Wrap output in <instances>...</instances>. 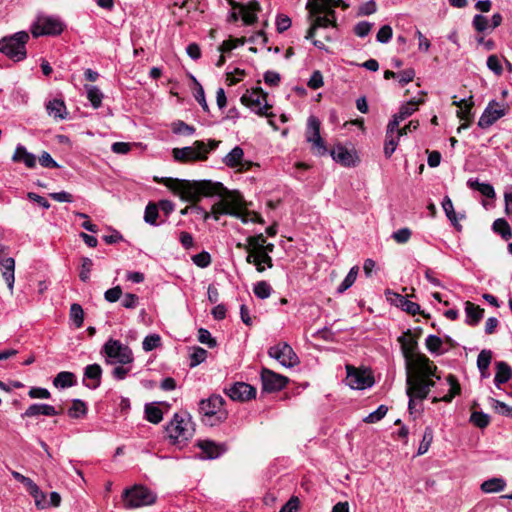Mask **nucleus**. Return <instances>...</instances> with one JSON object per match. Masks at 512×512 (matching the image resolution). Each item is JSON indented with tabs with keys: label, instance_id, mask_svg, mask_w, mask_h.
I'll return each instance as SVG.
<instances>
[{
	"label": "nucleus",
	"instance_id": "obj_1",
	"mask_svg": "<svg viewBox=\"0 0 512 512\" xmlns=\"http://www.w3.org/2000/svg\"><path fill=\"white\" fill-rule=\"evenodd\" d=\"M164 184L174 194L189 202H198L202 196L211 197L218 195L229 212V215L241 219L243 223H264L263 218L255 212H250L245 207L242 195L237 191H229L220 182L211 180L189 181L174 178H163Z\"/></svg>",
	"mask_w": 512,
	"mask_h": 512
},
{
	"label": "nucleus",
	"instance_id": "obj_2",
	"mask_svg": "<svg viewBox=\"0 0 512 512\" xmlns=\"http://www.w3.org/2000/svg\"><path fill=\"white\" fill-rule=\"evenodd\" d=\"M346 8L343 0H308L307 9H309L312 23L305 36L306 39H312L318 28H327L336 26V17L334 8Z\"/></svg>",
	"mask_w": 512,
	"mask_h": 512
},
{
	"label": "nucleus",
	"instance_id": "obj_3",
	"mask_svg": "<svg viewBox=\"0 0 512 512\" xmlns=\"http://www.w3.org/2000/svg\"><path fill=\"white\" fill-rule=\"evenodd\" d=\"M165 431L173 445L183 447L195 434L192 416L186 411L175 413L166 425Z\"/></svg>",
	"mask_w": 512,
	"mask_h": 512
},
{
	"label": "nucleus",
	"instance_id": "obj_4",
	"mask_svg": "<svg viewBox=\"0 0 512 512\" xmlns=\"http://www.w3.org/2000/svg\"><path fill=\"white\" fill-rule=\"evenodd\" d=\"M399 342L408 370L419 368L425 374L432 373L435 369V365L426 355L416 352L417 341L409 332L399 337Z\"/></svg>",
	"mask_w": 512,
	"mask_h": 512
},
{
	"label": "nucleus",
	"instance_id": "obj_5",
	"mask_svg": "<svg viewBox=\"0 0 512 512\" xmlns=\"http://www.w3.org/2000/svg\"><path fill=\"white\" fill-rule=\"evenodd\" d=\"M225 400L220 395H212L208 399L201 400L199 412L202 421L209 426H216L227 419L228 412L224 407Z\"/></svg>",
	"mask_w": 512,
	"mask_h": 512
},
{
	"label": "nucleus",
	"instance_id": "obj_6",
	"mask_svg": "<svg viewBox=\"0 0 512 512\" xmlns=\"http://www.w3.org/2000/svg\"><path fill=\"white\" fill-rule=\"evenodd\" d=\"M219 144L220 141L217 140H209L208 144L197 140L192 146L174 148L172 153L174 159L178 162L204 161L207 159L208 153L216 149Z\"/></svg>",
	"mask_w": 512,
	"mask_h": 512
},
{
	"label": "nucleus",
	"instance_id": "obj_7",
	"mask_svg": "<svg viewBox=\"0 0 512 512\" xmlns=\"http://www.w3.org/2000/svg\"><path fill=\"white\" fill-rule=\"evenodd\" d=\"M29 34L26 31H19L11 36L3 37L0 40V52L9 59L19 62L26 58V44Z\"/></svg>",
	"mask_w": 512,
	"mask_h": 512
},
{
	"label": "nucleus",
	"instance_id": "obj_8",
	"mask_svg": "<svg viewBox=\"0 0 512 512\" xmlns=\"http://www.w3.org/2000/svg\"><path fill=\"white\" fill-rule=\"evenodd\" d=\"M101 353L106 357L107 364L126 365L134 360L131 349L119 340L109 339L103 345Z\"/></svg>",
	"mask_w": 512,
	"mask_h": 512
},
{
	"label": "nucleus",
	"instance_id": "obj_9",
	"mask_svg": "<svg viewBox=\"0 0 512 512\" xmlns=\"http://www.w3.org/2000/svg\"><path fill=\"white\" fill-rule=\"evenodd\" d=\"M124 507L127 509L150 505L155 502V495L146 487L135 486L123 493Z\"/></svg>",
	"mask_w": 512,
	"mask_h": 512
},
{
	"label": "nucleus",
	"instance_id": "obj_10",
	"mask_svg": "<svg viewBox=\"0 0 512 512\" xmlns=\"http://www.w3.org/2000/svg\"><path fill=\"white\" fill-rule=\"evenodd\" d=\"M64 24L53 16H38L31 26L32 35L37 38L44 35L56 36L62 33Z\"/></svg>",
	"mask_w": 512,
	"mask_h": 512
},
{
	"label": "nucleus",
	"instance_id": "obj_11",
	"mask_svg": "<svg viewBox=\"0 0 512 512\" xmlns=\"http://www.w3.org/2000/svg\"><path fill=\"white\" fill-rule=\"evenodd\" d=\"M320 125L319 119L312 115L307 120L305 131L306 141L311 144V151L318 156L325 155L328 151L320 135Z\"/></svg>",
	"mask_w": 512,
	"mask_h": 512
},
{
	"label": "nucleus",
	"instance_id": "obj_12",
	"mask_svg": "<svg viewBox=\"0 0 512 512\" xmlns=\"http://www.w3.org/2000/svg\"><path fill=\"white\" fill-rule=\"evenodd\" d=\"M406 384V393L409 396L408 409L412 414L415 409V400L425 399L428 396L430 390L427 388L422 378L419 377L416 373L414 375L408 373Z\"/></svg>",
	"mask_w": 512,
	"mask_h": 512
},
{
	"label": "nucleus",
	"instance_id": "obj_13",
	"mask_svg": "<svg viewBox=\"0 0 512 512\" xmlns=\"http://www.w3.org/2000/svg\"><path fill=\"white\" fill-rule=\"evenodd\" d=\"M266 97V93L261 88H255L243 94L241 102L256 114L269 117L271 114H268L267 110L270 106L267 103Z\"/></svg>",
	"mask_w": 512,
	"mask_h": 512
},
{
	"label": "nucleus",
	"instance_id": "obj_14",
	"mask_svg": "<svg viewBox=\"0 0 512 512\" xmlns=\"http://www.w3.org/2000/svg\"><path fill=\"white\" fill-rule=\"evenodd\" d=\"M268 355L276 359L282 366L291 368L299 364V358L286 342L272 346L268 350Z\"/></svg>",
	"mask_w": 512,
	"mask_h": 512
},
{
	"label": "nucleus",
	"instance_id": "obj_15",
	"mask_svg": "<svg viewBox=\"0 0 512 512\" xmlns=\"http://www.w3.org/2000/svg\"><path fill=\"white\" fill-rule=\"evenodd\" d=\"M346 383L352 389L363 390L374 384V379L370 373L359 370L352 365H346Z\"/></svg>",
	"mask_w": 512,
	"mask_h": 512
},
{
	"label": "nucleus",
	"instance_id": "obj_16",
	"mask_svg": "<svg viewBox=\"0 0 512 512\" xmlns=\"http://www.w3.org/2000/svg\"><path fill=\"white\" fill-rule=\"evenodd\" d=\"M232 9L240 10L242 21L245 25L254 24L258 17L257 12L260 11V4L256 0H252L247 4H240L234 0H226Z\"/></svg>",
	"mask_w": 512,
	"mask_h": 512
},
{
	"label": "nucleus",
	"instance_id": "obj_17",
	"mask_svg": "<svg viewBox=\"0 0 512 512\" xmlns=\"http://www.w3.org/2000/svg\"><path fill=\"white\" fill-rule=\"evenodd\" d=\"M262 388L266 392H274L283 389L288 379L270 369L263 368L261 371Z\"/></svg>",
	"mask_w": 512,
	"mask_h": 512
},
{
	"label": "nucleus",
	"instance_id": "obj_18",
	"mask_svg": "<svg viewBox=\"0 0 512 512\" xmlns=\"http://www.w3.org/2000/svg\"><path fill=\"white\" fill-rule=\"evenodd\" d=\"M224 391L233 401H248L256 396V389L244 382H237Z\"/></svg>",
	"mask_w": 512,
	"mask_h": 512
},
{
	"label": "nucleus",
	"instance_id": "obj_19",
	"mask_svg": "<svg viewBox=\"0 0 512 512\" xmlns=\"http://www.w3.org/2000/svg\"><path fill=\"white\" fill-rule=\"evenodd\" d=\"M223 163L229 168H237L239 172L248 171L252 162L244 160V151L240 146H235L224 158Z\"/></svg>",
	"mask_w": 512,
	"mask_h": 512
},
{
	"label": "nucleus",
	"instance_id": "obj_20",
	"mask_svg": "<svg viewBox=\"0 0 512 512\" xmlns=\"http://www.w3.org/2000/svg\"><path fill=\"white\" fill-rule=\"evenodd\" d=\"M505 113V109H503L499 103L492 101L488 104L479 118L478 126L483 129L488 128L498 119L503 117Z\"/></svg>",
	"mask_w": 512,
	"mask_h": 512
},
{
	"label": "nucleus",
	"instance_id": "obj_21",
	"mask_svg": "<svg viewBox=\"0 0 512 512\" xmlns=\"http://www.w3.org/2000/svg\"><path fill=\"white\" fill-rule=\"evenodd\" d=\"M59 414V412L55 409L54 406L44 403H35L30 405L26 411L23 413V417H34L38 415L45 416H55Z\"/></svg>",
	"mask_w": 512,
	"mask_h": 512
},
{
	"label": "nucleus",
	"instance_id": "obj_22",
	"mask_svg": "<svg viewBox=\"0 0 512 512\" xmlns=\"http://www.w3.org/2000/svg\"><path fill=\"white\" fill-rule=\"evenodd\" d=\"M330 154L333 160L344 166L350 167L355 165L354 155L342 145H337L331 150Z\"/></svg>",
	"mask_w": 512,
	"mask_h": 512
},
{
	"label": "nucleus",
	"instance_id": "obj_23",
	"mask_svg": "<svg viewBox=\"0 0 512 512\" xmlns=\"http://www.w3.org/2000/svg\"><path fill=\"white\" fill-rule=\"evenodd\" d=\"M446 381L450 386L449 392L442 397H434L432 400L433 403H437L440 401L450 403L455 396H457L461 393L460 384L454 375H452V374L448 375L446 378Z\"/></svg>",
	"mask_w": 512,
	"mask_h": 512
},
{
	"label": "nucleus",
	"instance_id": "obj_24",
	"mask_svg": "<svg viewBox=\"0 0 512 512\" xmlns=\"http://www.w3.org/2000/svg\"><path fill=\"white\" fill-rule=\"evenodd\" d=\"M12 161L23 162L28 168H34L36 166L35 155L28 152L27 149L21 144L17 145L12 156Z\"/></svg>",
	"mask_w": 512,
	"mask_h": 512
},
{
	"label": "nucleus",
	"instance_id": "obj_25",
	"mask_svg": "<svg viewBox=\"0 0 512 512\" xmlns=\"http://www.w3.org/2000/svg\"><path fill=\"white\" fill-rule=\"evenodd\" d=\"M46 111L49 116H52L56 120H63L67 115L66 105L61 99L50 100L46 104Z\"/></svg>",
	"mask_w": 512,
	"mask_h": 512
},
{
	"label": "nucleus",
	"instance_id": "obj_26",
	"mask_svg": "<svg viewBox=\"0 0 512 512\" xmlns=\"http://www.w3.org/2000/svg\"><path fill=\"white\" fill-rule=\"evenodd\" d=\"M466 323L470 326H476L484 315V309L474 303L467 301L465 303Z\"/></svg>",
	"mask_w": 512,
	"mask_h": 512
},
{
	"label": "nucleus",
	"instance_id": "obj_27",
	"mask_svg": "<svg viewBox=\"0 0 512 512\" xmlns=\"http://www.w3.org/2000/svg\"><path fill=\"white\" fill-rule=\"evenodd\" d=\"M102 376V368L99 364H90L84 369V378L91 380L92 383L87 384L88 388L96 389L100 386Z\"/></svg>",
	"mask_w": 512,
	"mask_h": 512
},
{
	"label": "nucleus",
	"instance_id": "obj_28",
	"mask_svg": "<svg viewBox=\"0 0 512 512\" xmlns=\"http://www.w3.org/2000/svg\"><path fill=\"white\" fill-rule=\"evenodd\" d=\"M393 296L394 299H392V301L397 307H400L403 311L411 315H416L420 312L419 304L408 300L405 296L398 293H393Z\"/></svg>",
	"mask_w": 512,
	"mask_h": 512
},
{
	"label": "nucleus",
	"instance_id": "obj_29",
	"mask_svg": "<svg viewBox=\"0 0 512 512\" xmlns=\"http://www.w3.org/2000/svg\"><path fill=\"white\" fill-rule=\"evenodd\" d=\"M0 265L3 267L2 276L7 283L9 290L12 292L15 281V260L12 257H7L3 262L0 263Z\"/></svg>",
	"mask_w": 512,
	"mask_h": 512
},
{
	"label": "nucleus",
	"instance_id": "obj_30",
	"mask_svg": "<svg viewBox=\"0 0 512 512\" xmlns=\"http://www.w3.org/2000/svg\"><path fill=\"white\" fill-rule=\"evenodd\" d=\"M23 485L26 487L30 495L34 497L37 508L44 509L45 504L42 503V500L45 499V494L40 491L38 485L29 477L25 479Z\"/></svg>",
	"mask_w": 512,
	"mask_h": 512
},
{
	"label": "nucleus",
	"instance_id": "obj_31",
	"mask_svg": "<svg viewBox=\"0 0 512 512\" xmlns=\"http://www.w3.org/2000/svg\"><path fill=\"white\" fill-rule=\"evenodd\" d=\"M512 376L511 367L504 361L496 363V374L494 378L495 385L499 387L501 384L506 383Z\"/></svg>",
	"mask_w": 512,
	"mask_h": 512
},
{
	"label": "nucleus",
	"instance_id": "obj_32",
	"mask_svg": "<svg viewBox=\"0 0 512 512\" xmlns=\"http://www.w3.org/2000/svg\"><path fill=\"white\" fill-rule=\"evenodd\" d=\"M453 104L456 105L459 110L457 111V116L464 121L470 122L472 118L471 110L473 106L472 97L469 100L461 99L459 101L454 100Z\"/></svg>",
	"mask_w": 512,
	"mask_h": 512
},
{
	"label": "nucleus",
	"instance_id": "obj_33",
	"mask_svg": "<svg viewBox=\"0 0 512 512\" xmlns=\"http://www.w3.org/2000/svg\"><path fill=\"white\" fill-rule=\"evenodd\" d=\"M506 487V481L503 478L494 477L484 481L480 488L484 493L501 492Z\"/></svg>",
	"mask_w": 512,
	"mask_h": 512
},
{
	"label": "nucleus",
	"instance_id": "obj_34",
	"mask_svg": "<svg viewBox=\"0 0 512 512\" xmlns=\"http://www.w3.org/2000/svg\"><path fill=\"white\" fill-rule=\"evenodd\" d=\"M469 188L479 191L483 196L487 198H495V190L489 183H481L478 179H469L467 181Z\"/></svg>",
	"mask_w": 512,
	"mask_h": 512
},
{
	"label": "nucleus",
	"instance_id": "obj_35",
	"mask_svg": "<svg viewBox=\"0 0 512 512\" xmlns=\"http://www.w3.org/2000/svg\"><path fill=\"white\" fill-rule=\"evenodd\" d=\"M248 245L243 246L242 244H238V247H243L247 250L248 253H259L266 243V238L263 234H258L255 236H250L247 238Z\"/></svg>",
	"mask_w": 512,
	"mask_h": 512
},
{
	"label": "nucleus",
	"instance_id": "obj_36",
	"mask_svg": "<svg viewBox=\"0 0 512 512\" xmlns=\"http://www.w3.org/2000/svg\"><path fill=\"white\" fill-rule=\"evenodd\" d=\"M53 384L57 388H68L76 384L75 375L72 372L62 371L56 375Z\"/></svg>",
	"mask_w": 512,
	"mask_h": 512
},
{
	"label": "nucleus",
	"instance_id": "obj_37",
	"mask_svg": "<svg viewBox=\"0 0 512 512\" xmlns=\"http://www.w3.org/2000/svg\"><path fill=\"white\" fill-rule=\"evenodd\" d=\"M442 208L447 216V218L450 220L451 224L460 231L462 229L461 224L458 222V217L455 213L454 206L452 203V200L449 196H445L442 201Z\"/></svg>",
	"mask_w": 512,
	"mask_h": 512
},
{
	"label": "nucleus",
	"instance_id": "obj_38",
	"mask_svg": "<svg viewBox=\"0 0 512 512\" xmlns=\"http://www.w3.org/2000/svg\"><path fill=\"white\" fill-rule=\"evenodd\" d=\"M198 446L201 448L207 459H215L219 457L223 450L212 441L199 442Z\"/></svg>",
	"mask_w": 512,
	"mask_h": 512
},
{
	"label": "nucleus",
	"instance_id": "obj_39",
	"mask_svg": "<svg viewBox=\"0 0 512 512\" xmlns=\"http://www.w3.org/2000/svg\"><path fill=\"white\" fill-rule=\"evenodd\" d=\"M421 103H423V99H412L406 102L405 104L401 105L398 113H396L398 115V119L405 120L406 118L411 116L418 109V106Z\"/></svg>",
	"mask_w": 512,
	"mask_h": 512
},
{
	"label": "nucleus",
	"instance_id": "obj_40",
	"mask_svg": "<svg viewBox=\"0 0 512 512\" xmlns=\"http://www.w3.org/2000/svg\"><path fill=\"white\" fill-rule=\"evenodd\" d=\"M492 228H493L494 232L500 234L504 240H509L512 238L511 228L505 219H503V218L496 219L493 222Z\"/></svg>",
	"mask_w": 512,
	"mask_h": 512
},
{
	"label": "nucleus",
	"instance_id": "obj_41",
	"mask_svg": "<svg viewBox=\"0 0 512 512\" xmlns=\"http://www.w3.org/2000/svg\"><path fill=\"white\" fill-rule=\"evenodd\" d=\"M159 217V208L156 203L150 202L147 204L144 212V221L152 226H157V219Z\"/></svg>",
	"mask_w": 512,
	"mask_h": 512
},
{
	"label": "nucleus",
	"instance_id": "obj_42",
	"mask_svg": "<svg viewBox=\"0 0 512 512\" xmlns=\"http://www.w3.org/2000/svg\"><path fill=\"white\" fill-rule=\"evenodd\" d=\"M492 360V352L490 350H482L477 357V367L481 372L482 376L486 375L488 368Z\"/></svg>",
	"mask_w": 512,
	"mask_h": 512
},
{
	"label": "nucleus",
	"instance_id": "obj_43",
	"mask_svg": "<svg viewBox=\"0 0 512 512\" xmlns=\"http://www.w3.org/2000/svg\"><path fill=\"white\" fill-rule=\"evenodd\" d=\"M400 138L401 137L397 133L395 135L385 134L384 155L386 158H390L395 152Z\"/></svg>",
	"mask_w": 512,
	"mask_h": 512
},
{
	"label": "nucleus",
	"instance_id": "obj_44",
	"mask_svg": "<svg viewBox=\"0 0 512 512\" xmlns=\"http://www.w3.org/2000/svg\"><path fill=\"white\" fill-rule=\"evenodd\" d=\"M87 98L94 108H99L102 104L103 94L96 86L86 85Z\"/></svg>",
	"mask_w": 512,
	"mask_h": 512
},
{
	"label": "nucleus",
	"instance_id": "obj_45",
	"mask_svg": "<svg viewBox=\"0 0 512 512\" xmlns=\"http://www.w3.org/2000/svg\"><path fill=\"white\" fill-rule=\"evenodd\" d=\"M358 272H359L358 266H353L350 269V271L348 272V274L346 275V277L344 278V280L341 282L339 287L337 288V292L344 293L347 289H349L356 281Z\"/></svg>",
	"mask_w": 512,
	"mask_h": 512
},
{
	"label": "nucleus",
	"instance_id": "obj_46",
	"mask_svg": "<svg viewBox=\"0 0 512 512\" xmlns=\"http://www.w3.org/2000/svg\"><path fill=\"white\" fill-rule=\"evenodd\" d=\"M145 415L146 419L153 424H158L163 419L162 410L153 404H147L145 406Z\"/></svg>",
	"mask_w": 512,
	"mask_h": 512
},
{
	"label": "nucleus",
	"instance_id": "obj_47",
	"mask_svg": "<svg viewBox=\"0 0 512 512\" xmlns=\"http://www.w3.org/2000/svg\"><path fill=\"white\" fill-rule=\"evenodd\" d=\"M87 413L86 404L79 399L73 400L72 406L68 409V415L71 418L78 419Z\"/></svg>",
	"mask_w": 512,
	"mask_h": 512
},
{
	"label": "nucleus",
	"instance_id": "obj_48",
	"mask_svg": "<svg viewBox=\"0 0 512 512\" xmlns=\"http://www.w3.org/2000/svg\"><path fill=\"white\" fill-rule=\"evenodd\" d=\"M70 319L76 328H80L84 322V311L80 304L73 303L70 307Z\"/></svg>",
	"mask_w": 512,
	"mask_h": 512
},
{
	"label": "nucleus",
	"instance_id": "obj_49",
	"mask_svg": "<svg viewBox=\"0 0 512 512\" xmlns=\"http://www.w3.org/2000/svg\"><path fill=\"white\" fill-rule=\"evenodd\" d=\"M433 437H434L433 429L431 427H426L424 430V433H423L422 440L418 447V452H417L418 455H423L428 451V449L433 441Z\"/></svg>",
	"mask_w": 512,
	"mask_h": 512
},
{
	"label": "nucleus",
	"instance_id": "obj_50",
	"mask_svg": "<svg viewBox=\"0 0 512 512\" xmlns=\"http://www.w3.org/2000/svg\"><path fill=\"white\" fill-rule=\"evenodd\" d=\"M425 344H426V348L433 354H442L443 351H441V347H442V339L436 335H429L427 338H426V341H425Z\"/></svg>",
	"mask_w": 512,
	"mask_h": 512
},
{
	"label": "nucleus",
	"instance_id": "obj_51",
	"mask_svg": "<svg viewBox=\"0 0 512 512\" xmlns=\"http://www.w3.org/2000/svg\"><path fill=\"white\" fill-rule=\"evenodd\" d=\"M207 351L201 347H195L193 352L190 355V364L191 368L198 366L202 362H204L207 358Z\"/></svg>",
	"mask_w": 512,
	"mask_h": 512
},
{
	"label": "nucleus",
	"instance_id": "obj_52",
	"mask_svg": "<svg viewBox=\"0 0 512 512\" xmlns=\"http://www.w3.org/2000/svg\"><path fill=\"white\" fill-rule=\"evenodd\" d=\"M472 26L479 33H483L486 30L491 29L488 18L482 14H476L473 17Z\"/></svg>",
	"mask_w": 512,
	"mask_h": 512
},
{
	"label": "nucleus",
	"instance_id": "obj_53",
	"mask_svg": "<svg viewBox=\"0 0 512 512\" xmlns=\"http://www.w3.org/2000/svg\"><path fill=\"white\" fill-rule=\"evenodd\" d=\"M272 288L266 281H259L254 285L253 292L260 299H266L271 295Z\"/></svg>",
	"mask_w": 512,
	"mask_h": 512
},
{
	"label": "nucleus",
	"instance_id": "obj_54",
	"mask_svg": "<svg viewBox=\"0 0 512 512\" xmlns=\"http://www.w3.org/2000/svg\"><path fill=\"white\" fill-rule=\"evenodd\" d=\"M161 345V337L158 334H151L144 338L142 342L143 350L152 351Z\"/></svg>",
	"mask_w": 512,
	"mask_h": 512
},
{
	"label": "nucleus",
	"instance_id": "obj_55",
	"mask_svg": "<svg viewBox=\"0 0 512 512\" xmlns=\"http://www.w3.org/2000/svg\"><path fill=\"white\" fill-rule=\"evenodd\" d=\"M470 421L479 428H485L490 423V417L483 412L474 411L470 416Z\"/></svg>",
	"mask_w": 512,
	"mask_h": 512
},
{
	"label": "nucleus",
	"instance_id": "obj_56",
	"mask_svg": "<svg viewBox=\"0 0 512 512\" xmlns=\"http://www.w3.org/2000/svg\"><path fill=\"white\" fill-rule=\"evenodd\" d=\"M93 266V261L88 258H82L81 270L79 273V278L83 282H87L90 279V272Z\"/></svg>",
	"mask_w": 512,
	"mask_h": 512
},
{
	"label": "nucleus",
	"instance_id": "obj_57",
	"mask_svg": "<svg viewBox=\"0 0 512 512\" xmlns=\"http://www.w3.org/2000/svg\"><path fill=\"white\" fill-rule=\"evenodd\" d=\"M192 261L196 266L200 268H206L211 264V256L207 251H202L196 255H193Z\"/></svg>",
	"mask_w": 512,
	"mask_h": 512
},
{
	"label": "nucleus",
	"instance_id": "obj_58",
	"mask_svg": "<svg viewBox=\"0 0 512 512\" xmlns=\"http://www.w3.org/2000/svg\"><path fill=\"white\" fill-rule=\"evenodd\" d=\"M487 67L497 76H500L503 73V67L497 55L493 54L488 56Z\"/></svg>",
	"mask_w": 512,
	"mask_h": 512
},
{
	"label": "nucleus",
	"instance_id": "obj_59",
	"mask_svg": "<svg viewBox=\"0 0 512 512\" xmlns=\"http://www.w3.org/2000/svg\"><path fill=\"white\" fill-rule=\"evenodd\" d=\"M388 408L385 405H380L375 411L371 412L364 418L366 423H376L380 421L387 413Z\"/></svg>",
	"mask_w": 512,
	"mask_h": 512
},
{
	"label": "nucleus",
	"instance_id": "obj_60",
	"mask_svg": "<svg viewBox=\"0 0 512 512\" xmlns=\"http://www.w3.org/2000/svg\"><path fill=\"white\" fill-rule=\"evenodd\" d=\"M245 43V38H237V39H229L225 40L221 46L219 47V52L225 53L232 51L233 49L237 48L238 46H241Z\"/></svg>",
	"mask_w": 512,
	"mask_h": 512
},
{
	"label": "nucleus",
	"instance_id": "obj_61",
	"mask_svg": "<svg viewBox=\"0 0 512 512\" xmlns=\"http://www.w3.org/2000/svg\"><path fill=\"white\" fill-rule=\"evenodd\" d=\"M198 341L208 345L209 348H214L217 345L216 340L211 336V333L205 328H200L198 330Z\"/></svg>",
	"mask_w": 512,
	"mask_h": 512
},
{
	"label": "nucleus",
	"instance_id": "obj_62",
	"mask_svg": "<svg viewBox=\"0 0 512 512\" xmlns=\"http://www.w3.org/2000/svg\"><path fill=\"white\" fill-rule=\"evenodd\" d=\"M172 130L176 134H185L192 135L195 132V128L191 125L186 124L183 121L174 122L172 125Z\"/></svg>",
	"mask_w": 512,
	"mask_h": 512
},
{
	"label": "nucleus",
	"instance_id": "obj_63",
	"mask_svg": "<svg viewBox=\"0 0 512 512\" xmlns=\"http://www.w3.org/2000/svg\"><path fill=\"white\" fill-rule=\"evenodd\" d=\"M411 237V230L408 228H401L392 234V238L400 244H404L409 241Z\"/></svg>",
	"mask_w": 512,
	"mask_h": 512
},
{
	"label": "nucleus",
	"instance_id": "obj_64",
	"mask_svg": "<svg viewBox=\"0 0 512 512\" xmlns=\"http://www.w3.org/2000/svg\"><path fill=\"white\" fill-rule=\"evenodd\" d=\"M371 28H372V24L370 22H367V21H361L359 23H357L354 27V33L358 36V37H365L367 36L370 31H371Z\"/></svg>",
	"mask_w": 512,
	"mask_h": 512
}]
</instances>
